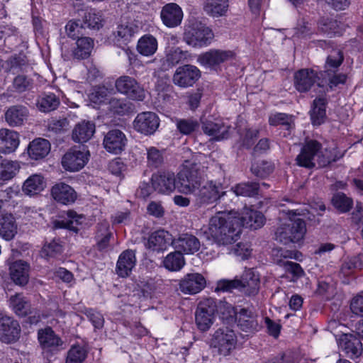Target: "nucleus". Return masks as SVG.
Here are the masks:
<instances>
[{"instance_id": "39448f33", "label": "nucleus", "mask_w": 363, "mask_h": 363, "mask_svg": "<svg viewBox=\"0 0 363 363\" xmlns=\"http://www.w3.org/2000/svg\"><path fill=\"white\" fill-rule=\"evenodd\" d=\"M243 288L249 296L256 295L259 289V279L257 275L249 269L239 279H222L217 282L216 291L230 292L235 289Z\"/></svg>"}, {"instance_id": "cd10ccee", "label": "nucleus", "mask_w": 363, "mask_h": 363, "mask_svg": "<svg viewBox=\"0 0 363 363\" xmlns=\"http://www.w3.org/2000/svg\"><path fill=\"white\" fill-rule=\"evenodd\" d=\"M28 113V108L24 106H11L5 112V121L10 126H20L27 120Z\"/></svg>"}, {"instance_id": "864d4df0", "label": "nucleus", "mask_w": 363, "mask_h": 363, "mask_svg": "<svg viewBox=\"0 0 363 363\" xmlns=\"http://www.w3.org/2000/svg\"><path fill=\"white\" fill-rule=\"evenodd\" d=\"M67 219L62 220L60 223V228H65L73 231H77V225L82 223L84 218L82 215H78L74 211H68L67 213Z\"/></svg>"}, {"instance_id": "4be33fe9", "label": "nucleus", "mask_w": 363, "mask_h": 363, "mask_svg": "<svg viewBox=\"0 0 363 363\" xmlns=\"http://www.w3.org/2000/svg\"><path fill=\"white\" fill-rule=\"evenodd\" d=\"M136 264V257L135 251L126 250L118 257L116 272L118 277L125 278L129 277Z\"/></svg>"}, {"instance_id": "a18cd8bd", "label": "nucleus", "mask_w": 363, "mask_h": 363, "mask_svg": "<svg viewBox=\"0 0 363 363\" xmlns=\"http://www.w3.org/2000/svg\"><path fill=\"white\" fill-rule=\"evenodd\" d=\"M185 264V259L178 250L167 255L163 260L164 267L172 272L179 271Z\"/></svg>"}, {"instance_id": "2f4dec72", "label": "nucleus", "mask_w": 363, "mask_h": 363, "mask_svg": "<svg viewBox=\"0 0 363 363\" xmlns=\"http://www.w3.org/2000/svg\"><path fill=\"white\" fill-rule=\"evenodd\" d=\"M46 186V182L40 174L30 176L23 184L22 191L25 195L33 196L40 194Z\"/></svg>"}, {"instance_id": "4468645a", "label": "nucleus", "mask_w": 363, "mask_h": 363, "mask_svg": "<svg viewBox=\"0 0 363 363\" xmlns=\"http://www.w3.org/2000/svg\"><path fill=\"white\" fill-rule=\"evenodd\" d=\"M234 56L235 54L231 50L212 49L200 55L198 62L205 67L211 68L233 60Z\"/></svg>"}, {"instance_id": "4c0bfd02", "label": "nucleus", "mask_w": 363, "mask_h": 363, "mask_svg": "<svg viewBox=\"0 0 363 363\" xmlns=\"http://www.w3.org/2000/svg\"><path fill=\"white\" fill-rule=\"evenodd\" d=\"M38 340L44 349H52L62 345V340L54 333L51 328L38 331Z\"/></svg>"}, {"instance_id": "e2e57ef3", "label": "nucleus", "mask_w": 363, "mask_h": 363, "mask_svg": "<svg viewBox=\"0 0 363 363\" xmlns=\"http://www.w3.org/2000/svg\"><path fill=\"white\" fill-rule=\"evenodd\" d=\"M30 85V80L27 77L18 75L13 79L12 89L16 92L21 93L29 89Z\"/></svg>"}, {"instance_id": "6e6552de", "label": "nucleus", "mask_w": 363, "mask_h": 363, "mask_svg": "<svg viewBox=\"0 0 363 363\" xmlns=\"http://www.w3.org/2000/svg\"><path fill=\"white\" fill-rule=\"evenodd\" d=\"M238 342L235 332L228 327L217 329L211 339V346L216 348L223 356L229 355L236 347Z\"/></svg>"}, {"instance_id": "8fccbe9b", "label": "nucleus", "mask_w": 363, "mask_h": 363, "mask_svg": "<svg viewBox=\"0 0 363 363\" xmlns=\"http://www.w3.org/2000/svg\"><path fill=\"white\" fill-rule=\"evenodd\" d=\"M59 105V99L52 93L43 95L37 101L38 109L45 113L55 110Z\"/></svg>"}, {"instance_id": "aec40b11", "label": "nucleus", "mask_w": 363, "mask_h": 363, "mask_svg": "<svg viewBox=\"0 0 363 363\" xmlns=\"http://www.w3.org/2000/svg\"><path fill=\"white\" fill-rule=\"evenodd\" d=\"M294 86L299 92H306L319 79L318 74L312 69H301L294 74Z\"/></svg>"}, {"instance_id": "338daca9", "label": "nucleus", "mask_w": 363, "mask_h": 363, "mask_svg": "<svg viewBox=\"0 0 363 363\" xmlns=\"http://www.w3.org/2000/svg\"><path fill=\"white\" fill-rule=\"evenodd\" d=\"M291 118L286 113H277L272 115L269 118V123L271 125H283L286 129L291 127Z\"/></svg>"}, {"instance_id": "603ef678", "label": "nucleus", "mask_w": 363, "mask_h": 363, "mask_svg": "<svg viewBox=\"0 0 363 363\" xmlns=\"http://www.w3.org/2000/svg\"><path fill=\"white\" fill-rule=\"evenodd\" d=\"M332 203L335 208L342 213L349 211L353 205L352 200L343 193L335 194L332 199Z\"/></svg>"}, {"instance_id": "69168bd1", "label": "nucleus", "mask_w": 363, "mask_h": 363, "mask_svg": "<svg viewBox=\"0 0 363 363\" xmlns=\"http://www.w3.org/2000/svg\"><path fill=\"white\" fill-rule=\"evenodd\" d=\"M363 264L359 257H353L348 261H345L341 267V272L345 275H348L354 269H361Z\"/></svg>"}, {"instance_id": "b1692460", "label": "nucleus", "mask_w": 363, "mask_h": 363, "mask_svg": "<svg viewBox=\"0 0 363 363\" xmlns=\"http://www.w3.org/2000/svg\"><path fill=\"white\" fill-rule=\"evenodd\" d=\"M51 196L57 202L69 205L76 201L77 192L69 185L60 182L54 185L51 189Z\"/></svg>"}, {"instance_id": "bb28decb", "label": "nucleus", "mask_w": 363, "mask_h": 363, "mask_svg": "<svg viewBox=\"0 0 363 363\" xmlns=\"http://www.w3.org/2000/svg\"><path fill=\"white\" fill-rule=\"evenodd\" d=\"M138 32V27L133 23L125 22L118 25L113 32V40L119 46L127 45Z\"/></svg>"}, {"instance_id": "5701e85b", "label": "nucleus", "mask_w": 363, "mask_h": 363, "mask_svg": "<svg viewBox=\"0 0 363 363\" xmlns=\"http://www.w3.org/2000/svg\"><path fill=\"white\" fill-rule=\"evenodd\" d=\"M160 16L166 26L174 28L182 23L183 12L180 6L177 4L169 3L162 7Z\"/></svg>"}, {"instance_id": "f3484780", "label": "nucleus", "mask_w": 363, "mask_h": 363, "mask_svg": "<svg viewBox=\"0 0 363 363\" xmlns=\"http://www.w3.org/2000/svg\"><path fill=\"white\" fill-rule=\"evenodd\" d=\"M172 246L182 255H193L199 250L201 243L194 235L182 233L173 239Z\"/></svg>"}, {"instance_id": "4d7b16f0", "label": "nucleus", "mask_w": 363, "mask_h": 363, "mask_svg": "<svg viewBox=\"0 0 363 363\" xmlns=\"http://www.w3.org/2000/svg\"><path fill=\"white\" fill-rule=\"evenodd\" d=\"M176 125L178 130L184 135L191 134L199 127L197 121L191 118L179 119Z\"/></svg>"}, {"instance_id": "de8ad7c7", "label": "nucleus", "mask_w": 363, "mask_h": 363, "mask_svg": "<svg viewBox=\"0 0 363 363\" xmlns=\"http://www.w3.org/2000/svg\"><path fill=\"white\" fill-rule=\"evenodd\" d=\"M104 19L101 12L95 9L87 11L83 17L84 28L93 30H99L103 26Z\"/></svg>"}, {"instance_id": "f704fd0d", "label": "nucleus", "mask_w": 363, "mask_h": 363, "mask_svg": "<svg viewBox=\"0 0 363 363\" xmlns=\"http://www.w3.org/2000/svg\"><path fill=\"white\" fill-rule=\"evenodd\" d=\"M228 126L220 122L206 121L203 122L202 129L203 132L210 136L214 137L217 140L227 138L228 136Z\"/></svg>"}, {"instance_id": "a878e982", "label": "nucleus", "mask_w": 363, "mask_h": 363, "mask_svg": "<svg viewBox=\"0 0 363 363\" xmlns=\"http://www.w3.org/2000/svg\"><path fill=\"white\" fill-rule=\"evenodd\" d=\"M172 235L164 230H159L152 233L147 241V247L152 251L165 250L169 245H172Z\"/></svg>"}, {"instance_id": "1a4fd4ad", "label": "nucleus", "mask_w": 363, "mask_h": 363, "mask_svg": "<svg viewBox=\"0 0 363 363\" xmlns=\"http://www.w3.org/2000/svg\"><path fill=\"white\" fill-rule=\"evenodd\" d=\"M89 155V151L84 146H74L62 156V166L66 171L78 172L86 164Z\"/></svg>"}, {"instance_id": "473e14b6", "label": "nucleus", "mask_w": 363, "mask_h": 363, "mask_svg": "<svg viewBox=\"0 0 363 363\" xmlns=\"http://www.w3.org/2000/svg\"><path fill=\"white\" fill-rule=\"evenodd\" d=\"M50 151L49 141L43 138H37L30 143L28 147V154L33 160L44 158Z\"/></svg>"}, {"instance_id": "6ab92c4d", "label": "nucleus", "mask_w": 363, "mask_h": 363, "mask_svg": "<svg viewBox=\"0 0 363 363\" xmlns=\"http://www.w3.org/2000/svg\"><path fill=\"white\" fill-rule=\"evenodd\" d=\"M127 139L125 134L120 130H109L104 136L103 145L104 148L113 154L121 153L125 148Z\"/></svg>"}, {"instance_id": "ddd939ff", "label": "nucleus", "mask_w": 363, "mask_h": 363, "mask_svg": "<svg viewBox=\"0 0 363 363\" xmlns=\"http://www.w3.org/2000/svg\"><path fill=\"white\" fill-rule=\"evenodd\" d=\"M133 128L138 132L148 135L153 134L159 127L160 120L156 113L142 112L133 121Z\"/></svg>"}, {"instance_id": "423d86ee", "label": "nucleus", "mask_w": 363, "mask_h": 363, "mask_svg": "<svg viewBox=\"0 0 363 363\" xmlns=\"http://www.w3.org/2000/svg\"><path fill=\"white\" fill-rule=\"evenodd\" d=\"M214 37L213 33L201 22L191 21L185 26L184 40L194 48L208 45Z\"/></svg>"}, {"instance_id": "c85d7f7f", "label": "nucleus", "mask_w": 363, "mask_h": 363, "mask_svg": "<svg viewBox=\"0 0 363 363\" xmlns=\"http://www.w3.org/2000/svg\"><path fill=\"white\" fill-rule=\"evenodd\" d=\"M10 275L11 279L18 285H25L28 281L29 264L24 261L18 260L10 266Z\"/></svg>"}, {"instance_id": "a19ab883", "label": "nucleus", "mask_w": 363, "mask_h": 363, "mask_svg": "<svg viewBox=\"0 0 363 363\" xmlns=\"http://www.w3.org/2000/svg\"><path fill=\"white\" fill-rule=\"evenodd\" d=\"M16 233V225L12 215L5 213L0 218V236L6 240H11Z\"/></svg>"}, {"instance_id": "58836bf2", "label": "nucleus", "mask_w": 363, "mask_h": 363, "mask_svg": "<svg viewBox=\"0 0 363 363\" xmlns=\"http://www.w3.org/2000/svg\"><path fill=\"white\" fill-rule=\"evenodd\" d=\"M157 45V40L153 35H145L139 39L137 50L142 55L149 57L155 53Z\"/></svg>"}, {"instance_id": "13d9d810", "label": "nucleus", "mask_w": 363, "mask_h": 363, "mask_svg": "<svg viewBox=\"0 0 363 363\" xmlns=\"http://www.w3.org/2000/svg\"><path fill=\"white\" fill-rule=\"evenodd\" d=\"M62 246L59 241L55 240L45 244L41 251L43 257H54L62 252Z\"/></svg>"}, {"instance_id": "5fc2aeb1", "label": "nucleus", "mask_w": 363, "mask_h": 363, "mask_svg": "<svg viewBox=\"0 0 363 363\" xmlns=\"http://www.w3.org/2000/svg\"><path fill=\"white\" fill-rule=\"evenodd\" d=\"M107 103H108L109 109L119 115H123L130 109L129 104L125 100L112 97V96H110Z\"/></svg>"}, {"instance_id": "2eb2a0df", "label": "nucleus", "mask_w": 363, "mask_h": 363, "mask_svg": "<svg viewBox=\"0 0 363 363\" xmlns=\"http://www.w3.org/2000/svg\"><path fill=\"white\" fill-rule=\"evenodd\" d=\"M18 323L12 318L0 313V340L5 343L16 341L20 335Z\"/></svg>"}, {"instance_id": "c756f323", "label": "nucleus", "mask_w": 363, "mask_h": 363, "mask_svg": "<svg viewBox=\"0 0 363 363\" xmlns=\"http://www.w3.org/2000/svg\"><path fill=\"white\" fill-rule=\"evenodd\" d=\"M94 133V123L83 121L75 125L72 130V138L74 142L82 143L90 140Z\"/></svg>"}, {"instance_id": "7c9ffc66", "label": "nucleus", "mask_w": 363, "mask_h": 363, "mask_svg": "<svg viewBox=\"0 0 363 363\" xmlns=\"http://www.w3.org/2000/svg\"><path fill=\"white\" fill-rule=\"evenodd\" d=\"M18 133L7 128L0 129V145L5 154L14 152L19 145Z\"/></svg>"}, {"instance_id": "774afa93", "label": "nucleus", "mask_w": 363, "mask_h": 363, "mask_svg": "<svg viewBox=\"0 0 363 363\" xmlns=\"http://www.w3.org/2000/svg\"><path fill=\"white\" fill-rule=\"evenodd\" d=\"M85 314L95 328L101 329L104 326V318L100 313L89 308L85 310Z\"/></svg>"}, {"instance_id": "052dcab7", "label": "nucleus", "mask_w": 363, "mask_h": 363, "mask_svg": "<svg viewBox=\"0 0 363 363\" xmlns=\"http://www.w3.org/2000/svg\"><path fill=\"white\" fill-rule=\"evenodd\" d=\"M338 22L334 19L324 18L319 23L320 29L325 33L332 35L339 33L337 30Z\"/></svg>"}, {"instance_id": "c03bdc74", "label": "nucleus", "mask_w": 363, "mask_h": 363, "mask_svg": "<svg viewBox=\"0 0 363 363\" xmlns=\"http://www.w3.org/2000/svg\"><path fill=\"white\" fill-rule=\"evenodd\" d=\"M77 47L73 50V55L77 59H85L89 57L94 48V40L89 37L79 38Z\"/></svg>"}, {"instance_id": "bf43d9fd", "label": "nucleus", "mask_w": 363, "mask_h": 363, "mask_svg": "<svg viewBox=\"0 0 363 363\" xmlns=\"http://www.w3.org/2000/svg\"><path fill=\"white\" fill-rule=\"evenodd\" d=\"M343 60L342 52L339 49H333L327 57L325 67L328 71L330 68L336 69L342 64Z\"/></svg>"}, {"instance_id": "9b49d317", "label": "nucleus", "mask_w": 363, "mask_h": 363, "mask_svg": "<svg viewBox=\"0 0 363 363\" xmlns=\"http://www.w3.org/2000/svg\"><path fill=\"white\" fill-rule=\"evenodd\" d=\"M115 86L118 92L133 100L143 101L145 99L144 89L131 77H120L116 79Z\"/></svg>"}, {"instance_id": "a211bd4d", "label": "nucleus", "mask_w": 363, "mask_h": 363, "mask_svg": "<svg viewBox=\"0 0 363 363\" xmlns=\"http://www.w3.org/2000/svg\"><path fill=\"white\" fill-rule=\"evenodd\" d=\"M175 176L172 172L154 174L151 178L153 189L163 194H169L175 189Z\"/></svg>"}, {"instance_id": "dca6fc26", "label": "nucleus", "mask_w": 363, "mask_h": 363, "mask_svg": "<svg viewBox=\"0 0 363 363\" xmlns=\"http://www.w3.org/2000/svg\"><path fill=\"white\" fill-rule=\"evenodd\" d=\"M206 284V279L201 274L189 273L180 280L179 289L186 294H196L202 291Z\"/></svg>"}, {"instance_id": "ea45409f", "label": "nucleus", "mask_w": 363, "mask_h": 363, "mask_svg": "<svg viewBox=\"0 0 363 363\" xmlns=\"http://www.w3.org/2000/svg\"><path fill=\"white\" fill-rule=\"evenodd\" d=\"M113 93V89H108L104 86H96L90 90L89 99L91 103L96 105L106 104Z\"/></svg>"}, {"instance_id": "72a5a7b5", "label": "nucleus", "mask_w": 363, "mask_h": 363, "mask_svg": "<svg viewBox=\"0 0 363 363\" xmlns=\"http://www.w3.org/2000/svg\"><path fill=\"white\" fill-rule=\"evenodd\" d=\"M327 100L325 97H318L313 101L310 111L311 119L313 125H320L325 122L326 118Z\"/></svg>"}, {"instance_id": "09e8293b", "label": "nucleus", "mask_w": 363, "mask_h": 363, "mask_svg": "<svg viewBox=\"0 0 363 363\" xmlns=\"http://www.w3.org/2000/svg\"><path fill=\"white\" fill-rule=\"evenodd\" d=\"M238 325L243 330L255 329L257 321L255 314L250 310L242 308L238 313Z\"/></svg>"}, {"instance_id": "e433bc0d", "label": "nucleus", "mask_w": 363, "mask_h": 363, "mask_svg": "<svg viewBox=\"0 0 363 363\" xmlns=\"http://www.w3.org/2000/svg\"><path fill=\"white\" fill-rule=\"evenodd\" d=\"M259 185L256 182H244L236 184L231 189L227 191L226 196H231L233 194L239 196L252 197L259 193Z\"/></svg>"}, {"instance_id": "f257e3e1", "label": "nucleus", "mask_w": 363, "mask_h": 363, "mask_svg": "<svg viewBox=\"0 0 363 363\" xmlns=\"http://www.w3.org/2000/svg\"><path fill=\"white\" fill-rule=\"evenodd\" d=\"M206 233L218 245H231L241 233L239 219L231 212L219 211L211 218Z\"/></svg>"}, {"instance_id": "79ce46f5", "label": "nucleus", "mask_w": 363, "mask_h": 363, "mask_svg": "<svg viewBox=\"0 0 363 363\" xmlns=\"http://www.w3.org/2000/svg\"><path fill=\"white\" fill-rule=\"evenodd\" d=\"M228 8V0H206L203 10L213 16L219 17L225 14Z\"/></svg>"}, {"instance_id": "9d476101", "label": "nucleus", "mask_w": 363, "mask_h": 363, "mask_svg": "<svg viewBox=\"0 0 363 363\" xmlns=\"http://www.w3.org/2000/svg\"><path fill=\"white\" fill-rule=\"evenodd\" d=\"M216 303L213 298H206L199 302L195 313L196 324L201 331L208 330L213 323Z\"/></svg>"}, {"instance_id": "3c124183", "label": "nucleus", "mask_w": 363, "mask_h": 363, "mask_svg": "<svg viewBox=\"0 0 363 363\" xmlns=\"http://www.w3.org/2000/svg\"><path fill=\"white\" fill-rule=\"evenodd\" d=\"M87 356V351L83 346L73 345L69 350L65 363H83Z\"/></svg>"}, {"instance_id": "f8f14e48", "label": "nucleus", "mask_w": 363, "mask_h": 363, "mask_svg": "<svg viewBox=\"0 0 363 363\" xmlns=\"http://www.w3.org/2000/svg\"><path fill=\"white\" fill-rule=\"evenodd\" d=\"M200 77L201 72L196 66L185 65L177 68L172 79L175 85L186 88L193 86Z\"/></svg>"}, {"instance_id": "680f3d73", "label": "nucleus", "mask_w": 363, "mask_h": 363, "mask_svg": "<svg viewBox=\"0 0 363 363\" xmlns=\"http://www.w3.org/2000/svg\"><path fill=\"white\" fill-rule=\"evenodd\" d=\"M147 162L155 167H159L163 162L162 152L155 147H150L147 150Z\"/></svg>"}, {"instance_id": "0eeeda50", "label": "nucleus", "mask_w": 363, "mask_h": 363, "mask_svg": "<svg viewBox=\"0 0 363 363\" xmlns=\"http://www.w3.org/2000/svg\"><path fill=\"white\" fill-rule=\"evenodd\" d=\"M221 184L212 180L201 182V186L193 194L196 204L206 206L213 204L228 195L227 191H220Z\"/></svg>"}, {"instance_id": "37998d69", "label": "nucleus", "mask_w": 363, "mask_h": 363, "mask_svg": "<svg viewBox=\"0 0 363 363\" xmlns=\"http://www.w3.org/2000/svg\"><path fill=\"white\" fill-rule=\"evenodd\" d=\"M188 57L187 51L182 50L179 48H172L167 51L165 60L163 63L164 69H167L180 62H183Z\"/></svg>"}, {"instance_id": "6e6d98bb", "label": "nucleus", "mask_w": 363, "mask_h": 363, "mask_svg": "<svg viewBox=\"0 0 363 363\" xmlns=\"http://www.w3.org/2000/svg\"><path fill=\"white\" fill-rule=\"evenodd\" d=\"M274 170V167L270 162L262 161L259 163L253 164L251 167V171L256 177L264 178L269 176Z\"/></svg>"}, {"instance_id": "f03ea898", "label": "nucleus", "mask_w": 363, "mask_h": 363, "mask_svg": "<svg viewBox=\"0 0 363 363\" xmlns=\"http://www.w3.org/2000/svg\"><path fill=\"white\" fill-rule=\"evenodd\" d=\"M205 159L203 154L199 153L191 160H186L183 169L177 174V188L184 194H191L201 186L202 169L201 162Z\"/></svg>"}, {"instance_id": "0e129e2a", "label": "nucleus", "mask_w": 363, "mask_h": 363, "mask_svg": "<svg viewBox=\"0 0 363 363\" xmlns=\"http://www.w3.org/2000/svg\"><path fill=\"white\" fill-rule=\"evenodd\" d=\"M68 125L69 123L66 118H52L48 123V130L58 133L65 130Z\"/></svg>"}, {"instance_id": "20e7f679", "label": "nucleus", "mask_w": 363, "mask_h": 363, "mask_svg": "<svg viewBox=\"0 0 363 363\" xmlns=\"http://www.w3.org/2000/svg\"><path fill=\"white\" fill-rule=\"evenodd\" d=\"M296 161L298 166L308 169L315 166V161L320 167L330 163V160L323 155L322 145L315 140H308L305 142Z\"/></svg>"}, {"instance_id": "49530a36", "label": "nucleus", "mask_w": 363, "mask_h": 363, "mask_svg": "<svg viewBox=\"0 0 363 363\" xmlns=\"http://www.w3.org/2000/svg\"><path fill=\"white\" fill-rule=\"evenodd\" d=\"M20 165L18 162L4 160L0 162V180L6 182L18 173Z\"/></svg>"}, {"instance_id": "393cba45", "label": "nucleus", "mask_w": 363, "mask_h": 363, "mask_svg": "<svg viewBox=\"0 0 363 363\" xmlns=\"http://www.w3.org/2000/svg\"><path fill=\"white\" fill-rule=\"evenodd\" d=\"M339 347L350 358L359 357L362 350L359 339L351 334L341 335L339 339Z\"/></svg>"}, {"instance_id": "412c9836", "label": "nucleus", "mask_w": 363, "mask_h": 363, "mask_svg": "<svg viewBox=\"0 0 363 363\" xmlns=\"http://www.w3.org/2000/svg\"><path fill=\"white\" fill-rule=\"evenodd\" d=\"M238 218L240 221V229L242 225L252 230H257L263 226L265 220L261 212L247 206L242 208L240 218Z\"/></svg>"}, {"instance_id": "c9c22d12", "label": "nucleus", "mask_w": 363, "mask_h": 363, "mask_svg": "<svg viewBox=\"0 0 363 363\" xmlns=\"http://www.w3.org/2000/svg\"><path fill=\"white\" fill-rule=\"evenodd\" d=\"M9 302L14 313L19 316H26L31 313L29 301L21 294L11 296Z\"/></svg>"}, {"instance_id": "7ed1b4c3", "label": "nucleus", "mask_w": 363, "mask_h": 363, "mask_svg": "<svg viewBox=\"0 0 363 363\" xmlns=\"http://www.w3.org/2000/svg\"><path fill=\"white\" fill-rule=\"evenodd\" d=\"M286 213L289 216V218L277 229L276 240L284 245L298 242L303 240L306 232L305 221L297 218L296 216L297 213L294 210H288Z\"/></svg>"}]
</instances>
